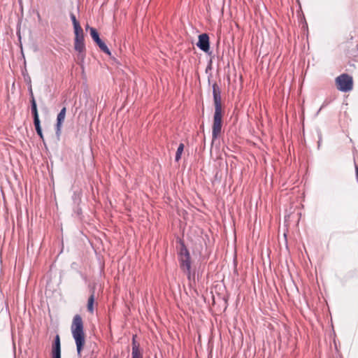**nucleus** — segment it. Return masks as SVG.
Segmentation results:
<instances>
[{
  "label": "nucleus",
  "mask_w": 358,
  "mask_h": 358,
  "mask_svg": "<svg viewBox=\"0 0 358 358\" xmlns=\"http://www.w3.org/2000/svg\"><path fill=\"white\" fill-rule=\"evenodd\" d=\"M213 96L215 103V113L212 131L213 140L217 138L222 129V106L220 91L216 83L213 85Z\"/></svg>",
  "instance_id": "1"
},
{
  "label": "nucleus",
  "mask_w": 358,
  "mask_h": 358,
  "mask_svg": "<svg viewBox=\"0 0 358 358\" xmlns=\"http://www.w3.org/2000/svg\"><path fill=\"white\" fill-rule=\"evenodd\" d=\"M71 334L76 343L77 354L80 357L85 340L83 322L80 315H76L73 317L71 325Z\"/></svg>",
  "instance_id": "2"
},
{
  "label": "nucleus",
  "mask_w": 358,
  "mask_h": 358,
  "mask_svg": "<svg viewBox=\"0 0 358 358\" xmlns=\"http://www.w3.org/2000/svg\"><path fill=\"white\" fill-rule=\"evenodd\" d=\"M181 248L179 252V262L181 268L187 275L188 278L191 275V261L190 255L183 242L180 241Z\"/></svg>",
  "instance_id": "3"
},
{
  "label": "nucleus",
  "mask_w": 358,
  "mask_h": 358,
  "mask_svg": "<svg viewBox=\"0 0 358 358\" xmlns=\"http://www.w3.org/2000/svg\"><path fill=\"white\" fill-rule=\"evenodd\" d=\"M336 84L339 91L347 92L352 90V77L347 73H343L336 78Z\"/></svg>",
  "instance_id": "4"
},
{
  "label": "nucleus",
  "mask_w": 358,
  "mask_h": 358,
  "mask_svg": "<svg viewBox=\"0 0 358 358\" xmlns=\"http://www.w3.org/2000/svg\"><path fill=\"white\" fill-rule=\"evenodd\" d=\"M90 35L93 41L96 43L100 50L108 55H111V52L106 43L100 38L99 34L94 27H90Z\"/></svg>",
  "instance_id": "5"
},
{
  "label": "nucleus",
  "mask_w": 358,
  "mask_h": 358,
  "mask_svg": "<svg viewBox=\"0 0 358 358\" xmlns=\"http://www.w3.org/2000/svg\"><path fill=\"white\" fill-rule=\"evenodd\" d=\"M197 47L204 52L208 53L210 50L209 36L207 34H201L199 36L196 43Z\"/></svg>",
  "instance_id": "6"
},
{
  "label": "nucleus",
  "mask_w": 358,
  "mask_h": 358,
  "mask_svg": "<svg viewBox=\"0 0 358 358\" xmlns=\"http://www.w3.org/2000/svg\"><path fill=\"white\" fill-rule=\"evenodd\" d=\"M66 111V107L62 108L57 117L55 134L58 138H59L60 134H61L62 125V123L65 118Z\"/></svg>",
  "instance_id": "7"
},
{
  "label": "nucleus",
  "mask_w": 358,
  "mask_h": 358,
  "mask_svg": "<svg viewBox=\"0 0 358 358\" xmlns=\"http://www.w3.org/2000/svg\"><path fill=\"white\" fill-rule=\"evenodd\" d=\"M52 354V358H61V342L59 334H57L55 337Z\"/></svg>",
  "instance_id": "8"
},
{
  "label": "nucleus",
  "mask_w": 358,
  "mask_h": 358,
  "mask_svg": "<svg viewBox=\"0 0 358 358\" xmlns=\"http://www.w3.org/2000/svg\"><path fill=\"white\" fill-rule=\"evenodd\" d=\"M74 49L79 53V57L82 60H84L85 55L83 54L85 50V45L84 38L74 39Z\"/></svg>",
  "instance_id": "9"
},
{
  "label": "nucleus",
  "mask_w": 358,
  "mask_h": 358,
  "mask_svg": "<svg viewBox=\"0 0 358 358\" xmlns=\"http://www.w3.org/2000/svg\"><path fill=\"white\" fill-rule=\"evenodd\" d=\"M31 112L34 115V121L39 120V116H38V110H37V105H36L35 98H33V100H31Z\"/></svg>",
  "instance_id": "10"
},
{
  "label": "nucleus",
  "mask_w": 358,
  "mask_h": 358,
  "mask_svg": "<svg viewBox=\"0 0 358 358\" xmlns=\"http://www.w3.org/2000/svg\"><path fill=\"white\" fill-rule=\"evenodd\" d=\"M73 29H74V34H75L74 39L84 38L83 30L81 28L80 25L73 27Z\"/></svg>",
  "instance_id": "11"
},
{
  "label": "nucleus",
  "mask_w": 358,
  "mask_h": 358,
  "mask_svg": "<svg viewBox=\"0 0 358 358\" xmlns=\"http://www.w3.org/2000/svg\"><path fill=\"white\" fill-rule=\"evenodd\" d=\"M34 124L35 129H36L37 134L43 141V134L42 129H41V127L40 120H34Z\"/></svg>",
  "instance_id": "12"
},
{
  "label": "nucleus",
  "mask_w": 358,
  "mask_h": 358,
  "mask_svg": "<svg viewBox=\"0 0 358 358\" xmlns=\"http://www.w3.org/2000/svg\"><path fill=\"white\" fill-rule=\"evenodd\" d=\"M184 150V145L182 143H180L179 146L178 147L176 153V157L175 159L176 162H178L181 158L182 152Z\"/></svg>",
  "instance_id": "13"
},
{
  "label": "nucleus",
  "mask_w": 358,
  "mask_h": 358,
  "mask_svg": "<svg viewBox=\"0 0 358 358\" xmlns=\"http://www.w3.org/2000/svg\"><path fill=\"white\" fill-rule=\"evenodd\" d=\"M94 301V295H91V296L89 298L88 302H87V308L90 312L93 311Z\"/></svg>",
  "instance_id": "14"
},
{
  "label": "nucleus",
  "mask_w": 358,
  "mask_h": 358,
  "mask_svg": "<svg viewBox=\"0 0 358 358\" xmlns=\"http://www.w3.org/2000/svg\"><path fill=\"white\" fill-rule=\"evenodd\" d=\"M70 18L72 21L73 27L80 25L79 22L76 20V17L73 13H70Z\"/></svg>",
  "instance_id": "15"
},
{
  "label": "nucleus",
  "mask_w": 358,
  "mask_h": 358,
  "mask_svg": "<svg viewBox=\"0 0 358 358\" xmlns=\"http://www.w3.org/2000/svg\"><path fill=\"white\" fill-rule=\"evenodd\" d=\"M135 348H136V350L137 351H140V350H139V345H138V344L136 343V339H135V336H133V338H132V352H134V350H135Z\"/></svg>",
  "instance_id": "16"
},
{
  "label": "nucleus",
  "mask_w": 358,
  "mask_h": 358,
  "mask_svg": "<svg viewBox=\"0 0 358 358\" xmlns=\"http://www.w3.org/2000/svg\"><path fill=\"white\" fill-rule=\"evenodd\" d=\"M131 358H143L140 351H137L136 349L131 352Z\"/></svg>",
  "instance_id": "17"
},
{
  "label": "nucleus",
  "mask_w": 358,
  "mask_h": 358,
  "mask_svg": "<svg viewBox=\"0 0 358 358\" xmlns=\"http://www.w3.org/2000/svg\"><path fill=\"white\" fill-rule=\"evenodd\" d=\"M23 76H24V80L29 83V85H31V78L29 76V75L26 73H23Z\"/></svg>",
  "instance_id": "18"
},
{
  "label": "nucleus",
  "mask_w": 358,
  "mask_h": 358,
  "mask_svg": "<svg viewBox=\"0 0 358 358\" xmlns=\"http://www.w3.org/2000/svg\"><path fill=\"white\" fill-rule=\"evenodd\" d=\"M29 95H30V97H31V100H33V98H34V93H33V91H32L31 85H29Z\"/></svg>",
  "instance_id": "19"
},
{
  "label": "nucleus",
  "mask_w": 358,
  "mask_h": 358,
  "mask_svg": "<svg viewBox=\"0 0 358 358\" xmlns=\"http://www.w3.org/2000/svg\"><path fill=\"white\" fill-rule=\"evenodd\" d=\"M73 199L74 200H76V199H79V194H77L75 192V193L73 194Z\"/></svg>",
  "instance_id": "20"
},
{
  "label": "nucleus",
  "mask_w": 358,
  "mask_h": 358,
  "mask_svg": "<svg viewBox=\"0 0 358 358\" xmlns=\"http://www.w3.org/2000/svg\"><path fill=\"white\" fill-rule=\"evenodd\" d=\"M37 17H38V20L40 21L41 20V15H40V14L38 13H37Z\"/></svg>",
  "instance_id": "21"
},
{
  "label": "nucleus",
  "mask_w": 358,
  "mask_h": 358,
  "mask_svg": "<svg viewBox=\"0 0 358 358\" xmlns=\"http://www.w3.org/2000/svg\"><path fill=\"white\" fill-rule=\"evenodd\" d=\"M321 109H322V107L318 110V111H317V113H316V115H317L319 114V113H320V111L321 110Z\"/></svg>",
  "instance_id": "22"
},
{
  "label": "nucleus",
  "mask_w": 358,
  "mask_h": 358,
  "mask_svg": "<svg viewBox=\"0 0 358 358\" xmlns=\"http://www.w3.org/2000/svg\"><path fill=\"white\" fill-rule=\"evenodd\" d=\"M90 27L87 24V25L86 26V30H87V29H89V30H90Z\"/></svg>",
  "instance_id": "23"
},
{
  "label": "nucleus",
  "mask_w": 358,
  "mask_h": 358,
  "mask_svg": "<svg viewBox=\"0 0 358 358\" xmlns=\"http://www.w3.org/2000/svg\"><path fill=\"white\" fill-rule=\"evenodd\" d=\"M114 358H116V357H114Z\"/></svg>",
  "instance_id": "24"
}]
</instances>
